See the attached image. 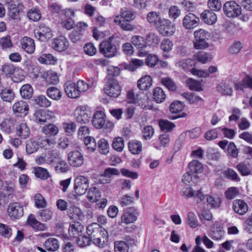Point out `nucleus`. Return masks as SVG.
Instances as JSON below:
<instances>
[{
	"label": "nucleus",
	"mask_w": 252,
	"mask_h": 252,
	"mask_svg": "<svg viewBox=\"0 0 252 252\" xmlns=\"http://www.w3.org/2000/svg\"><path fill=\"white\" fill-rule=\"evenodd\" d=\"M87 233L91 236L93 243L100 248L106 247L108 245V234L107 231L97 223L89 225L87 227Z\"/></svg>",
	"instance_id": "1"
},
{
	"label": "nucleus",
	"mask_w": 252,
	"mask_h": 252,
	"mask_svg": "<svg viewBox=\"0 0 252 252\" xmlns=\"http://www.w3.org/2000/svg\"><path fill=\"white\" fill-rule=\"evenodd\" d=\"M208 34V32L202 29L194 32L193 46L195 49L197 50L204 49L209 46V44L207 42Z\"/></svg>",
	"instance_id": "2"
},
{
	"label": "nucleus",
	"mask_w": 252,
	"mask_h": 252,
	"mask_svg": "<svg viewBox=\"0 0 252 252\" xmlns=\"http://www.w3.org/2000/svg\"><path fill=\"white\" fill-rule=\"evenodd\" d=\"M105 116L103 112L96 111L93 115L92 123L94 126L96 128L111 129L113 127V124L111 122L105 123Z\"/></svg>",
	"instance_id": "3"
},
{
	"label": "nucleus",
	"mask_w": 252,
	"mask_h": 252,
	"mask_svg": "<svg viewBox=\"0 0 252 252\" xmlns=\"http://www.w3.org/2000/svg\"><path fill=\"white\" fill-rule=\"evenodd\" d=\"M104 92L110 97H117L121 94V88L116 80L109 78L104 89Z\"/></svg>",
	"instance_id": "4"
},
{
	"label": "nucleus",
	"mask_w": 252,
	"mask_h": 252,
	"mask_svg": "<svg viewBox=\"0 0 252 252\" xmlns=\"http://www.w3.org/2000/svg\"><path fill=\"white\" fill-rule=\"evenodd\" d=\"M225 14L228 17L234 18L241 14V7L234 1H227L223 7Z\"/></svg>",
	"instance_id": "5"
},
{
	"label": "nucleus",
	"mask_w": 252,
	"mask_h": 252,
	"mask_svg": "<svg viewBox=\"0 0 252 252\" xmlns=\"http://www.w3.org/2000/svg\"><path fill=\"white\" fill-rule=\"evenodd\" d=\"M89 187V181L83 176L76 177L74 182V190L77 195L84 194Z\"/></svg>",
	"instance_id": "6"
},
{
	"label": "nucleus",
	"mask_w": 252,
	"mask_h": 252,
	"mask_svg": "<svg viewBox=\"0 0 252 252\" xmlns=\"http://www.w3.org/2000/svg\"><path fill=\"white\" fill-rule=\"evenodd\" d=\"M99 51L106 58H112L117 54V50L115 44L109 41H104L99 44Z\"/></svg>",
	"instance_id": "7"
},
{
	"label": "nucleus",
	"mask_w": 252,
	"mask_h": 252,
	"mask_svg": "<svg viewBox=\"0 0 252 252\" xmlns=\"http://www.w3.org/2000/svg\"><path fill=\"white\" fill-rule=\"evenodd\" d=\"M75 114L76 121L81 124H85L90 121L92 113L87 107L80 106L76 108Z\"/></svg>",
	"instance_id": "8"
},
{
	"label": "nucleus",
	"mask_w": 252,
	"mask_h": 252,
	"mask_svg": "<svg viewBox=\"0 0 252 252\" xmlns=\"http://www.w3.org/2000/svg\"><path fill=\"white\" fill-rule=\"evenodd\" d=\"M69 164L75 167L81 166L84 163V157L78 151L74 150L70 152L67 155Z\"/></svg>",
	"instance_id": "9"
},
{
	"label": "nucleus",
	"mask_w": 252,
	"mask_h": 252,
	"mask_svg": "<svg viewBox=\"0 0 252 252\" xmlns=\"http://www.w3.org/2000/svg\"><path fill=\"white\" fill-rule=\"evenodd\" d=\"M196 195L198 196V199L200 202L203 203H207L210 207L217 208L220 207L221 204V200L219 198H214L208 194H201L199 191L196 192Z\"/></svg>",
	"instance_id": "10"
},
{
	"label": "nucleus",
	"mask_w": 252,
	"mask_h": 252,
	"mask_svg": "<svg viewBox=\"0 0 252 252\" xmlns=\"http://www.w3.org/2000/svg\"><path fill=\"white\" fill-rule=\"evenodd\" d=\"M35 36L41 41H45L53 36L51 29L44 24L40 25L35 32Z\"/></svg>",
	"instance_id": "11"
},
{
	"label": "nucleus",
	"mask_w": 252,
	"mask_h": 252,
	"mask_svg": "<svg viewBox=\"0 0 252 252\" xmlns=\"http://www.w3.org/2000/svg\"><path fill=\"white\" fill-rule=\"evenodd\" d=\"M7 213L11 218L19 219L23 215V207L17 202L10 203L8 206Z\"/></svg>",
	"instance_id": "12"
},
{
	"label": "nucleus",
	"mask_w": 252,
	"mask_h": 252,
	"mask_svg": "<svg viewBox=\"0 0 252 252\" xmlns=\"http://www.w3.org/2000/svg\"><path fill=\"white\" fill-rule=\"evenodd\" d=\"M121 223L128 224L133 223L137 220V213L133 208L125 210L121 216Z\"/></svg>",
	"instance_id": "13"
},
{
	"label": "nucleus",
	"mask_w": 252,
	"mask_h": 252,
	"mask_svg": "<svg viewBox=\"0 0 252 252\" xmlns=\"http://www.w3.org/2000/svg\"><path fill=\"white\" fill-rule=\"evenodd\" d=\"M175 30V25L168 20H164L158 27L159 32L163 36H171L174 34Z\"/></svg>",
	"instance_id": "14"
},
{
	"label": "nucleus",
	"mask_w": 252,
	"mask_h": 252,
	"mask_svg": "<svg viewBox=\"0 0 252 252\" xmlns=\"http://www.w3.org/2000/svg\"><path fill=\"white\" fill-rule=\"evenodd\" d=\"M8 7V15L12 19L19 18L20 10L19 6L20 4L19 0H10L7 2Z\"/></svg>",
	"instance_id": "15"
},
{
	"label": "nucleus",
	"mask_w": 252,
	"mask_h": 252,
	"mask_svg": "<svg viewBox=\"0 0 252 252\" xmlns=\"http://www.w3.org/2000/svg\"><path fill=\"white\" fill-rule=\"evenodd\" d=\"M199 19L194 14H187L183 20V25L186 29H192L197 26Z\"/></svg>",
	"instance_id": "16"
},
{
	"label": "nucleus",
	"mask_w": 252,
	"mask_h": 252,
	"mask_svg": "<svg viewBox=\"0 0 252 252\" xmlns=\"http://www.w3.org/2000/svg\"><path fill=\"white\" fill-rule=\"evenodd\" d=\"M68 45L67 39L63 36L55 38L52 43V48L59 52L65 50L68 47Z\"/></svg>",
	"instance_id": "17"
},
{
	"label": "nucleus",
	"mask_w": 252,
	"mask_h": 252,
	"mask_svg": "<svg viewBox=\"0 0 252 252\" xmlns=\"http://www.w3.org/2000/svg\"><path fill=\"white\" fill-rule=\"evenodd\" d=\"M13 111L17 116H22L26 115L29 111L28 103L23 100L17 101L15 103L12 107Z\"/></svg>",
	"instance_id": "18"
},
{
	"label": "nucleus",
	"mask_w": 252,
	"mask_h": 252,
	"mask_svg": "<svg viewBox=\"0 0 252 252\" xmlns=\"http://www.w3.org/2000/svg\"><path fill=\"white\" fill-rule=\"evenodd\" d=\"M22 48L28 54H32L35 50L34 40L27 36L23 37L20 41Z\"/></svg>",
	"instance_id": "19"
},
{
	"label": "nucleus",
	"mask_w": 252,
	"mask_h": 252,
	"mask_svg": "<svg viewBox=\"0 0 252 252\" xmlns=\"http://www.w3.org/2000/svg\"><path fill=\"white\" fill-rule=\"evenodd\" d=\"M15 186L11 181H7L4 182L1 190H0V196L3 197H8L15 192Z\"/></svg>",
	"instance_id": "20"
},
{
	"label": "nucleus",
	"mask_w": 252,
	"mask_h": 252,
	"mask_svg": "<svg viewBox=\"0 0 252 252\" xmlns=\"http://www.w3.org/2000/svg\"><path fill=\"white\" fill-rule=\"evenodd\" d=\"M64 90L67 95L70 98H76L80 95L76 84L70 82L65 84Z\"/></svg>",
	"instance_id": "21"
},
{
	"label": "nucleus",
	"mask_w": 252,
	"mask_h": 252,
	"mask_svg": "<svg viewBox=\"0 0 252 252\" xmlns=\"http://www.w3.org/2000/svg\"><path fill=\"white\" fill-rule=\"evenodd\" d=\"M51 117L50 113L44 110H37L34 114L35 121L40 124H43L47 122Z\"/></svg>",
	"instance_id": "22"
},
{
	"label": "nucleus",
	"mask_w": 252,
	"mask_h": 252,
	"mask_svg": "<svg viewBox=\"0 0 252 252\" xmlns=\"http://www.w3.org/2000/svg\"><path fill=\"white\" fill-rule=\"evenodd\" d=\"M84 230V226L78 221H73L70 223L68 233L71 237H77Z\"/></svg>",
	"instance_id": "23"
},
{
	"label": "nucleus",
	"mask_w": 252,
	"mask_h": 252,
	"mask_svg": "<svg viewBox=\"0 0 252 252\" xmlns=\"http://www.w3.org/2000/svg\"><path fill=\"white\" fill-rule=\"evenodd\" d=\"M233 209L236 213L243 215L248 211V206L242 200H235L233 203Z\"/></svg>",
	"instance_id": "24"
},
{
	"label": "nucleus",
	"mask_w": 252,
	"mask_h": 252,
	"mask_svg": "<svg viewBox=\"0 0 252 252\" xmlns=\"http://www.w3.org/2000/svg\"><path fill=\"white\" fill-rule=\"evenodd\" d=\"M27 223L33 229L37 230L44 231L47 229L45 224L38 221L32 214H31L29 216L27 220Z\"/></svg>",
	"instance_id": "25"
},
{
	"label": "nucleus",
	"mask_w": 252,
	"mask_h": 252,
	"mask_svg": "<svg viewBox=\"0 0 252 252\" xmlns=\"http://www.w3.org/2000/svg\"><path fill=\"white\" fill-rule=\"evenodd\" d=\"M201 16L204 23L209 25L214 24L217 20V15L212 11L205 10L201 14Z\"/></svg>",
	"instance_id": "26"
},
{
	"label": "nucleus",
	"mask_w": 252,
	"mask_h": 252,
	"mask_svg": "<svg viewBox=\"0 0 252 252\" xmlns=\"http://www.w3.org/2000/svg\"><path fill=\"white\" fill-rule=\"evenodd\" d=\"M2 72L6 75H14L22 72V70L18 67L15 66L11 63H5L2 65L1 69Z\"/></svg>",
	"instance_id": "27"
},
{
	"label": "nucleus",
	"mask_w": 252,
	"mask_h": 252,
	"mask_svg": "<svg viewBox=\"0 0 252 252\" xmlns=\"http://www.w3.org/2000/svg\"><path fill=\"white\" fill-rule=\"evenodd\" d=\"M16 134L22 139H26L30 134V128L26 123H21L16 127Z\"/></svg>",
	"instance_id": "28"
},
{
	"label": "nucleus",
	"mask_w": 252,
	"mask_h": 252,
	"mask_svg": "<svg viewBox=\"0 0 252 252\" xmlns=\"http://www.w3.org/2000/svg\"><path fill=\"white\" fill-rule=\"evenodd\" d=\"M0 97L5 102H11L15 97V93L12 89L4 88L0 93Z\"/></svg>",
	"instance_id": "29"
},
{
	"label": "nucleus",
	"mask_w": 252,
	"mask_h": 252,
	"mask_svg": "<svg viewBox=\"0 0 252 252\" xmlns=\"http://www.w3.org/2000/svg\"><path fill=\"white\" fill-rule=\"evenodd\" d=\"M182 95L191 104L198 105L203 101V98L195 94L184 93Z\"/></svg>",
	"instance_id": "30"
},
{
	"label": "nucleus",
	"mask_w": 252,
	"mask_h": 252,
	"mask_svg": "<svg viewBox=\"0 0 252 252\" xmlns=\"http://www.w3.org/2000/svg\"><path fill=\"white\" fill-rule=\"evenodd\" d=\"M100 197V192L95 187L89 189L88 192L87 198L91 202H95L99 200Z\"/></svg>",
	"instance_id": "31"
},
{
	"label": "nucleus",
	"mask_w": 252,
	"mask_h": 252,
	"mask_svg": "<svg viewBox=\"0 0 252 252\" xmlns=\"http://www.w3.org/2000/svg\"><path fill=\"white\" fill-rule=\"evenodd\" d=\"M180 194L184 198L187 199L194 197L196 192L189 185H186L181 189Z\"/></svg>",
	"instance_id": "32"
},
{
	"label": "nucleus",
	"mask_w": 252,
	"mask_h": 252,
	"mask_svg": "<svg viewBox=\"0 0 252 252\" xmlns=\"http://www.w3.org/2000/svg\"><path fill=\"white\" fill-rule=\"evenodd\" d=\"M38 61L42 63L55 64L58 59L51 54H43L38 58Z\"/></svg>",
	"instance_id": "33"
},
{
	"label": "nucleus",
	"mask_w": 252,
	"mask_h": 252,
	"mask_svg": "<svg viewBox=\"0 0 252 252\" xmlns=\"http://www.w3.org/2000/svg\"><path fill=\"white\" fill-rule=\"evenodd\" d=\"M46 94L49 97L56 100H60L62 96V92L55 87H49L47 90Z\"/></svg>",
	"instance_id": "34"
},
{
	"label": "nucleus",
	"mask_w": 252,
	"mask_h": 252,
	"mask_svg": "<svg viewBox=\"0 0 252 252\" xmlns=\"http://www.w3.org/2000/svg\"><path fill=\"white\" fill-rule=\"evenodd\" d=\"M218 91L221 94L225 95H231L232 89L231 86L227 83L220 82L217 87Z\"/></svg>",
	"instance_id": "35"
},
{
	"label": "nucleus",
	"mask_w": 252,
	"mask_h": 252,
	"mask_svg": "<svg viewBox=\"0 0 252 252\" xmlns=\"http://www.w3.org/2000/svg\"><path fill=\"white\" fill-rule=\"evenodd\" d=\"M224 234V231L220 226L217 227L215 224L214 225L211 232V237L213 240H220L223 237Z\"/></svg>",
	"instance_id": "36"
},
{
	"label": "nucleus",
	"mask_w": 252,
	"mask_h": 252,
	"mask_svg": "<svg viewBox=\"0 0 252 252\" xmlns=\"http://www.w3.org/2000/svg\"><path fill=\"white\" fill-rule=\"evenodd\" d=\"M129 21L121 19V16H116L114 19V22L125 31H131L134 28L129 23Z\"/></svg>",
	"instance_id": "37"
},
{
	"label": "nucleus",
	"mask_w": 252,
	"mask_h": 252,
	"mask_svg": "<svg viewBox=\"0 0 252 252\" xmlns=\"http://www.w3.org/2000/svg\"><path fill=\"white\" fill-rule=\"evenodd\" d=\"M44 246L49 251H56L59 247V241L55 238H50L45 242Z\"/></svg>",
	"instance_id": "38"
},
{
	"label": "nucleus",
	"mask_w": 252,
	"mask_h": 252,
	"mask_svg": "<svg viewBox=\"0 0 252 252\" xmlns=\"http://www.w3.org/2000/svg\"><path fill=\"white\" fill-rule=\"evenodd\" d=\"M153 96L157 102L161 103L165 100L166 95L162 89L157 87L154 89Z\"/></svg>",
	"instance_id": "39"
},
{
	"label": "nucleus",
	"mask_w": 252,
	"mask_h": 252,
	"mask_svg": "<svg viewBox=\"0 0 252 252\" xmlns=\"http://www.w3.org/2000/svg\"><path fill=\"white\" fill-rule=\"evenodd\" d=\"M20 94L25 99H29L32 97L33 94V89L29 84H26L21 88Z\"/></svg>",
	"instance_id": "40"
},
{
	"label": "nucleus",
	"mask_w": 252,
	"mask_h": 252,
	"mask_svg": "<svg viewBox=\"0 0 252 252\" xmlns=\"http://www.w3.org/2000/svg\"><path fill=\"white\" fill-rule=\"evenodd\" d=\"M158 125L161 130L166 132H171L175 127L174 123L165 120H159Z\"/></svg>",
	"instance_id": "41"
},
{
	"label": "nucleus",
	"mask_w": 252,
	"mask_h": 252,
	"mask_svg": "<svg viewBox=\"0 0 252 252\" xmlns=\"http://www.w3.org/2000/svg\"><path fill=\"white\" fill-rule=\"evenodd\" d=\"M43 75L46 82L49 84H56L59 82L58 75L55 72L48 71Z\"/></svg>",
	"instance_id": "42"
},
{
	"label": "nucleus",
	"mask_w": 252,
	"mask_h": 252,
	"mask_svg": "<svg viewBox=\"0 0 252 252\" xmlns=\"http://www.w3.org/2000/svg\"><path fill=\"white\" fill-rule=\"evenodd\" d=\"M39 149V145L38 141H36L33 139L28 140L26 144V150L28 154H32L36 152Z\"/></svg>",
	"instance_id": "43"
},
{
	"label": "nucleus",
	"mask_w": 252,
	"mask_h": 252,
	"mask_svg": "<svg viewBox=\"0 0 252 252\" xmlns=\"http://www.w3.org/2000/svg\"><path fill=\"white\" fill-rule=\"evenodd\" d=\"M159 42V38L154 33L150 32L145 36V42L147 45L154 46L158 44Z\"/></svg>",
	"instance_id": "44"
},
{
	"label": "nucleus",
	"mask_w": 252,
	"mask_h": 252,
	"mask_svg": "<svg viewBox=\"0 0 252 252\" xmlns=\"http://www.w3.org/2000/svg\"><path fill=\"white\" fill-rule=\"evenodd\" d=\"M42 130L44 133L48 136H55L59 132L58 127L53 124H49L43 126Z\"/></svg>",
	"instance_id": "45"
},
{
	"label": "nucleus",
	"mask_w": 252,
	"mask_h": 252,
	"mask_svg": "<svg viewBox=\"0 0 252 252\" xmlns=\"http://www.w3.org/2000/svg\"><path fill=\"white\" fill-rule=\"evenodd\" d=\"M39 146L48 149L52 147L55 144V141L53 139H49L45 137L37 139Z\"/></svg>",
	"instance_id": "46"
},
{
	"label": "nucleus",
	"mask_w": 252,
	"mask_h": 252,
	"mask_svg": "<svg viewBox=\"0 0 252 252\" xmlns=\"http://www.w3.org/2000/svg\"><path fill=\"white\" fill-rule=\"evenodd\" d=\"M0 46L2 50H7L13 47V43L10 35H6L0 39Z\"/></svg>",
	"instance_id": "47"
},
{
	"label": "nucleus",
	"mask_w": 252,
	"mask_h": 252,
	"mask_svg": "<svg viewBox=\"0 0 252 252\" xmlns=\"http://www.w3.org/2000/svg\"><path fill=\"white\" fill-rule=\"evenodd\" d=\"M186 82L188 87L191 90L200 91L202 90L201 83L197 81L189 78L187 79Z\"/></svg>",
	"instance_id": "48"
},
{
	"label": "nucleus",
	"mask_w": 252,
	"mask_h": 252,
	"mask_svg": "<svg viewBox=\"0 0 252 252\" xmlns=\"http://www.w3.org/2000/svg\"><path fill=\"white\" fill-rule=\"evenodd\" d=\"M39 219L42 221H47L50 220L53 216V212L49 209H44L40 210L38 213Z\"/></svg>",
	"instance_id": "49"
},
{
	"label": "nucleus",
	"mask_w": 252,
	"mask_h": 252,
	"mask_svg": "<svg viewBox=\"0 0 252 252\" xmlns=\"http://www.w3.org/2000/svg\"><path fill=\"white\" fill-rule=\"evenodd\" d=\"M112 146L115 150L122 152L125 147L124 141L121 137H115L113 140Z\"/></svg>",
	"instance_id": "50"
},
{
	"label": "nucleus",
	"mask_w": 252,
	"mask_h": 252,
	"mask_svg": "<svg viewBox=\"0 0 252 252\" xmlns=\"http://www.w3.org/2000/svg\"><path fill=\"white\" fill-rule=\"evenodd\" d=\"M191 172L194 173H200L203 170V165L198 160H193L189 164Z\"/></svg>",
	"instance_id": "51"
},
{
	"label": "nucleus",
	"mask_w": 252,
	"mask_h": 252,
	"mask_svg": "<svg viewBox=\"0 0 252 252\" xmlns=\"http://www.w3.org/2000/svg\"><path fill=\"white\" fill-rule=\"evenodd\" d=\"M69 166L67 162L62 159H60L55 166V170L59 173H65L69 170Z\"/></svg>",
	"instance_id": "52"
},
{
	"label": "nucleus",
	"mask_w": 252,
	"mask_h": 252,
	"mask_svg": "<svg viewBox=\"0 0 252 252\" xmlns=\"http://www.w3.org/2000/svg\"><path fill=\"white\" fill-rule=\"evenodd\" d=\"M119 16H121V19L126 21H131L134 18V13L126 8L121 9L120 15Z\"/></svg>",
	"instance_id": "53"
},
{
	"label": "nucleus",
	"mask_w": 252,
	"mask_h": 252,
	"mask_svg": "<svg viewBox=\"0 0 252 252\" xmlns=\"http://www.w3.org/2000/svg\"><path fill=\"white\" fill-rule=\"evenodd\" d=\"M27 16L33 21H38L41 18V13L38 9L32 8L27 13Z\"/></svg>",
	"instance_id": "54"
},
{
	"label": "nucleus",
	"mask_w": 252,
	"mask_h": 252,
	"mask_svg": "<svg viewBox=\"0 0 252 252\" xmlns=\"http://www.w3.org/2000/svg\"><path fill=\"white\" fill-rule=\"evenodd\" d=\"M98 148L101 154L107 155L109 153V145L104 139H101L98 141Z\"/></svg>",
	"instance_id": "55"
},
{
	"label": "nucleus",
	"mask_w": 252,
	"mask_h": 252,
	"mask_svg": "<svg viewBox=\"0 0 252 252\" xmlns=\"http://www.w3.org/2000/svg\"><path fill=\"white\" fill-rule=\"evenodd\" d=\"M158 61V57L154 54H147L145 59V64L150 67H154Z\"/></svg>",
	"instance_id": "56"
},
{
	"label": "nucleus",
	"mask_w": 252,
	"mask_h": 252,
	"mask_svg": "<svg viewBox=\"0 0 252 252\" xmlns=\"http://www.w3.org/2000/svg\"><path fill=\"white\" fill-rule=\"evenodd\" d=\"M84 143L90 152L94 151L96 148L95 139L91 136H87L84 138Z\"/></svg>",
	"instance_id": "57"
},
{
	"label": "nucleus",
	"mask_w": 252,
	"mask_h": 252,
	"mask_svg": "<svg viewBox=\"0 0 252 252\" xmlns=\"http://www.w3.org/2000/svg\"><path fill=\"white\" fill-rule=\"evenodd\" d=\"M128 149L130 152L134 155L139 154L142 150L140 142H129Z\"/></svg>",
	"instance_id": "58"
},
{
	"label": "nucleus",
	"mask_w": 252,
	"mask_h": 252,
	"mask_svg": "<svg viewBox=\"0 0 252 252\" xmlns=\"http://www.w3.org/2000/svg\"><path fill=\"white\" fill-rule=\"evenodd\" d=\"M62 127L64 131L70 135L75 132L76 125L74 122L64 123L62 125Z\"/></svg>",
	"instance_id": "59"
},
{
	"label": "nucleus",
	"mask_w": 252,
	"mask_h": 252,
	"mask_svg": "<svg viewBox=\"0 0 252 252\" xmlns=\"http://www.w3.org/2000/svg\"><path fill=\"white\" fill-rule=\"evenodd\" d=\"M155 134V130L152 126H147L143 129V138L145 140L151 139Z\"/></svg>",
	"instance_id": "60"
},
{
	"label": "nucleus",
	"mask_w": 252,
	"mask_h": 252,
	"mask_svg": "<svg viewBox=\"0 0 252 252\" xmlns=\"http://www.w3.org/2000/svg\"><path fill=\"white\" fill-rule=\"evenodd\" d=\"M34 101L36 104L41 107H48L51 105V102L42 95L37 96Z\"/></svg>",
	"instance_id": "61"
},
{
	"label": "nucleus",
	"mask_w": 252,
	"mask_h": 252,
	"mask_svg": "<svg viewBox=\"0 0 252 252\" xmlns=\"http://www.w3.org/2000/svg\"><path fill=\"white\" fill-rule=\"evenodd\" d=\"M35 175L42 179H46L50 177L49 172L45 168L38 167L34 169Z\"/></svg>",
	"instance_id": "62"
},
{
	"label": "nucleus",
	"mask_w": 252,
	"mask_h": 252,
	"mask_svg": "<svg viewBox=\"0 0 252 252\" xmlns=\"http://www.w3.org/2000/svg\"><path fill=\"white\" fill-rule=\"evenodd\" d=\"M184 106L181 101H176L172 102L170 105V111L172 113H177L182 111Z\"/></svg>",
	"instance_id": "63"
},
{
	"label": "nucleus",
	"mask_w": 252,
	"mask_h": 252,
	"mask_svg": "<svg viewBox=\"0 0 252 252\" xmlns=\"http://www.w3.org/2000/svg\"><path fill=\"white\" fill-rule=\"evenodd\" d=\"M114 249L116 252H127L128 246L124 241H117L114 244Z\"/></svg>",
	"instance_id": "64"
}]
</instances>
